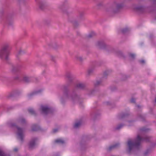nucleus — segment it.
Instances as JSON below:
<instances>
[{
	"mask_svg": "<svg viewBox=\"0 0 156 156\" xmlns=\"http://www.w3.org/2000/svg\"><path fill=\"white\" fill-rule=\"evenodd\" d=\"M28 111L29 113L31 114L32 115H36V113L35 111L31 108H29L28 109Z\"/></svg>",
	"mask_w": 156,
	"mask_h": 156,
	"instance_id": "35",
	"label": "nucleus"
},
{
	"mask_svg": "<svg viewBox=\"0 0 156 156\" xmlns=\"http://www.w3.org/2000/svg\"><path fill=\"white\" fill-rule=\"evenodd\" d=\"M10 126L12 127H15L17 129V138L21 143L23 142L24 137V130L23 129L17 126L14 123H11Z\"/></svg>",
	"mask_w": 156,
	"mask_h": 156,
	"instance_id": "4",
	"label": "nucleus"
},
{
	"mask_svg": "<svg viewBox=\"0 0 156 156\" xmlns=\"http://www.w3.org/2000/svg\"><path fill=\"white\" fill-rule=\"evenodd\" d=\"M142 121H144L145 119V117L142 114H138L137 116Z\"/></svg>",
	"mask_w": 156,
	"mask_h": 156,
	"instance_id": "30",
	"label": "nucleus"
},
{
	"mask_svg": "<svg viewBox=\"0 0 156 156\" xmlns=\"http://www.w3.org/2000/svg\"><path fill=\"white\" fill-rule=\"evenodd\" d=\"M58 131L57 129H54L53 130V132L54 133H55Z\"/></svg>",
	"mask_w": 156,
	"mask_h": 156,
	"instance_id": "53",
	"label": "nucleus"
},
{
	"mask_svg": "<svg viewBox=\"0 0 156 156\" xmlns=\"http://www.w3.org/2000/svg\"><path fill=\"white\" fill-rule=\"evenodd\" d=\"M134 122V120H129L127 122L128 124V126H130L133 125V122Z\"/></svg>",
	"mask_w": 156,
	"mask_h": 156,
	"instance_id": "42",
	"label": "nucleus"
},
{
	"mask_svg": "<svg viewBox=\"0 0 156 156\" xmlns=\"http://www.w3.org/2000/svg\"><path fill=\"white\" fill-rule=\"evenodd\" d=\"M37 138H34L30 141L29 143V148L30 149H32L34 148L36 145V142L37 140Z\"/></svg>",
	"mask_w": 156,
	"mask_h": 156,
	"instance_id": "11",
	"label": "nucleus"
},
{
	"mask_svg": "<svg viewBox=\"0 0 156 156\" xmlns=\"http://www.w3.org/2000/svg\"><path fill=\"white\" fill-rule=\"evenodd\" d=\"M41 109L42 113L45 115L49 113L51 111L50 108L45 106H41Z\"/></svg>",
	"mask_w": 156,
	"mask_h": 156,
	"instance_id": "10",
	"label": "nucleus"
},
{
	"mask_svg": "<svg viewBox=\"0 0 156 156\" xmlns=\"http://www.w3.org/2000/svg\"><path fill=\"white\" fill-rule=\"evenodd\" d=\"M82 122L81 120L76 122L74 125V127L75 128H77L79 127L81 125Z\"/></svg>",
	"mask_w": 156,
	"mask_h": 156,
	"instance_id": "28",
	"label": "nucleus"
},
{
	"mask_svg": "<svg viewBox=\"0 0 156 156\" xmlns=\"http://www.w3.org/2000/svg\"><path fill=\"white\" fill-rule=\"evenodd\" d=\"M94 67L92 66L89 67L87 70V74L88 76L92 75L94 71Z\"/></svg>",
	"mask_w": 156,
	"mask_h": 156,
	"instance_id": "16",
	"label": "nucleus"
},
{
	"mask_svg": "<svg viewBox=\"0 0 156 156\" xmlns=\"http://www.w3.org/2000/svg\"><path fill=\"white\" fill-rule=\"evenodd\" d=\"M150 152V150L147 149L144 152V154L145 155H146L148 153H149Z\"/></svg>",
	"mask_w": 156,
	"mask_h": 156,
	"instance_id": "49",
	"label": "nucleus"
},
{
	"mask_svg": "<svg viewBox=\"0 0 156 156\" xmlns=\"http://www.w3.org/2000/svg\"><path fill=\"white\" fill-rule=\"evenodd\" d=\"M104 5L103 2L102 1H99L97 4V5L99 7H101L103 6Z\"/></svg>",
	"mask_w": 156,
	"mask_h": 156,
	"instance_id": "40",
	"label": "nucleus"
},
{
	"mask_svg": "<svg viewBox=\"0 0 156 156\" xmlns=\"http://www.w3.org/2000/svg\"><path fill=\"white\" fill-rule=\"evenodd\" d=\"M44 24L46 26H48L50 24V21L48 20H45L44 21Z\"/></svg>",
	"mask_w": 156,
	"mask_h": 156,
	"instance_id": "37",
	"label": "nucleus"
},
{
	"mask_svg": "<svg viewBox=\"0 0 156 156\" xmlns=\"http://www.w3.org/2000/svg\"><path fill=\"white\" fill-rule=\"evenodd\" d=\"M103 82V79H101L99 80H97L94 83V85L95 86L97 87L98 86L101 85Z\"/></svg>",
	"mask_w": 156,
	"mask_h": 156,
	"instance_id": "22",
	"label": "nucleus"
},
{
	"mask_svg": "<svg viewBox=\"0 0 156 156\" xmlns=\"http://www.w3.org/2000/svg\"><path fill=\"white\" fill-rule=\"evenodd\" d=\"M151 139L150 137L147 136L141 137L140 134H138L135 140L129 139L127 141L128 152L130 153L134 148H137L142 141H144L146 142H149Z\"/></svg>",
	"mask_w": 156,
	"mask_h": 156,
	"instance_id": "2",
	"label": "nucleus"
},
{
	"mask_svg": "<svg viewBox=\"0 0 156 156\" xmlns=\"http://www.w3.org/2000/svg\"><path fill=\"white\" fill-rule=\"evenodd\" d=\"M32 130L33 131H37L39 129V126L35 124L33 125L31 127Z\"/></svg>",
	"mask_w": 156,
	"mask_h": 156,
	"instance_id": "29",
	"label": "nucleus"
},
{
	"mask_svg": "<svg viewBox=\"0 0 156 156\" xmlns=\"http://www.w3.org/2000/svg\"><path fill=\"white\" fill-rule=\"evenodd\" d=\"M48 45L50 48H53L55 49H57L59 47L57 43L54 41H51L48 42Z\"/></svg>",
	"mask_w": 156,
	"mask_h": 156,
	"instance_id": "14",
	"label": "nucleus"
},
{
	"mask_svg": "<svg viewBox=\"0 0 156 156\" xmlns=\"http://www.w3.org/2000/svg\"><path fill=\"white\" fill-rule=\"evenodd\" d=\"M58 8L62 12L67 15L68 14L69 7L67 5L62 4L60 5Z\"/></svg>",
	"mask_w": 156,
	"mask_h": 156,
	"instance_id": "7",
	"label": "nucleus"
},
{
	"mask_svg": "<svg viewBox=\"0 0 156 156\" xmlns=\"http://www.w3.org/2000/svg\"><path fill=\"white\" fill-rule=\"evenodd\" d=\"M121 79L122 81H125L127 78L128 76L126 75L123 73H121Z\"/></svg>",
	"mask_w": 156,
	"mask_h": 156,
	"instance_id": "31",
	"label": "nucleus"
},
{
	"mask_svg": "<svg viewBox=\"0 0 156 156\" xmlns=\"http://www.w3.org/2000/svg\"><path fill=\"white\" fill-rule=\"evenodd\" d=\"M115 5V9L116 10V12H117L119 10L122 8L123 5L122 3H113Z\"/></svg>",
	"mask_w": 156,
	"mask_h": 156,
	"instance_id": "17",
	"label": "nucleus"
},
{
	"mask_svg": "<svg viewBox=\"0 0 156 156\" xmlns=\"http://www.w3.org/2000/svg\"><path fill=\"white\" fill-rule=\"evenodd\" d=\"M105 11L109 13L114 14L116 13L115 5L114 4L107 5L105 7Z\"/></svg>",
	"mask_w": 156,
	"mask_h": 156,
	"instance_id": "6",
	"label": "nucleus"
},
{
	"mask_svg": "<svg viewBox=\"0 0 156 156\" xmlns=\"http://www.w3.org/2000/svg\"><path fill=\"white\" fill-rule=\"evenodd\" d=\"M131 102L132 103H135V99L134 98H132L131 100Z\"/></svg>",
	"mask_w": 156,
	"mask_h": 156,
	"instance_id": "51",
	"label": "nucleus"
},
{
	"mask_svg": "<svg viewBox=\"0 0 156 156\" xmlns=\"http://www.w3.org/2000/svg\"><path fill=\"white\" fill-rule=\"evenodd\" d=\"M135 9L137 11L140 12H142L144 10V7L141 5L137 6Z\"/></svg>",
	"mask_w": 156,
	"mask_h": 156,
	"instance_id": "20",
	"label": "nucleus"
},
{
	"mask_svg": "<svg viewBox=\"0 0 156 156\" xmlns=\"http://www.w3.org/2000/svg\"><path fill=\"white\" fill-rule=\"evenodd\" d=\"M110 74V72L108 71H106L104 72L103 75V77L102 79L106 77L108 75Z\"/></svg>",
	"mask_w": 156,
	"mask_h": 156,
	"instance_id": "36",
	"label": "nucleus"
},
{
	"mask_svg": "<svg viewBox=\"0 0 156 156\" xmlns=\"http://www.w3.org/2000/svg\"><path fill=\"white\" fill-rule=\"evenodd\" d=\"M129 115V114L127 113H122L119 116V118L120 119H122L125 118L126 117H127Z\"/></svg>",
	"mask_w": 156,
	"mask_h": 156,
	"instance_id": "27",
	"label": "nucleus"
},
{
	"mask_svg": "<svg viewBox=\"0 0 156 156\" xmlns=\"http://www.w3.org/2000/svg\"><path fill=\"white\" fill-rule=\"evenodd\" d=\"M75 58L76 60L81 62H82L83 60V57L79 55H75Z\"/></svg>",
	"mask_w": 156,
	"mask_h": 156,
	"instance_id": "19",
	"label": "nucleus"
},
{
	"mask_svg": "<svg viewBox=\"0 0 156 156\" xmlns=\"http://www.w3.org/2000/svg\"><path fill=\"white\" fill-rule=\"evenodd\" d=\"M7 23L9 25H12L13 24V22L12 21H11V22L9 20L8 21Z\"/></svg>",
	"mask_w": 156,
	"mask_h": 156,
	"instance_id": "50",
	"label": "nucleus"
},
{
	"mask_svg": "<svg viewBox=\"0 0 156 156\" xmlns=\"http://www.w3.org/2000/svg\"><path fill=\"white\" fill-rule=\"evenodd\" d=\"M19 3L21 4H24L27 0H18Z\"/></svg>",
	"mask_w": 156,
	"mask_h": 156,
	"instance_id": "46",
	"label": "nucleus"
},
{
	"mask_svg": "<svg viewBox=\"0 0 156 156\" xmlns=\"http://www.w3.org/2000/svg\"><path fill=\"white\" fill-rule=\"evenodd\" d=\"M70 21L72 23L73 26L75 27H77L79 26V23L76 20H70Z\"/></svg>",
	"mask_w": 156,
	"mask_h": 156,
	"instance_id": "26",
	"label": "nucleus"
},
{
	"mask_svg": "<svg viewBox=\"0 0 156 156\" xmlns=\"http://www.w3.org/2000/svg\"><path fill=\"white\" fill-rule=\"evenodd\" d=\"M55 142L59 144H63L65 143L64 140L62 139H59L56 140L55 141Z\"/></svg>",
	"mask_w": 156,
	"mask_h": 156,
	"instance_id": "33",
	"label": "nucleus"
},
{
	"mask_svg": "<svg viewBox=\"0 0 156 156\" xmlns=\"http://www.w3.org/2000/svg\"><path fill=\"white\" fill-rule=\"evenodd\" d=\"M139 62L141 64H144L145 63V61L143 60H140Z\"/></svg>",
	"mask_w": 156,
	"mask_h": 156,
	"instance_id": "52",
	"label": "nucleus"
},
{
	"mask_svg": "<svg viewBox=\"0 0 156 156\" xmlns=\"http://www.w3.org/2000/svg\"><path fill=\"white\" fill-rule=\"evenodd\" d=\"M95 45L98 48L104 50L107 44L102 41H98L95 42Z\"/></svg>",
	"mask_w": 156,
	"mask_h": 156,
	"instance_id": "8",
	"label": "nucleus"
},
{
	"mask_svg": "<svg viewBox=\"0 0 156 156\" xmlns=\"http://www.w3.org/2000/svg\"><path fill=\"white\" fill-rule=\"evenodd\" d=\"M65 76L68 81V83L67 85H64L63 86H63L66 85L67 86V89H68V87L69 86L70 84L72 83L74 77L73 75L70 72H67L65 74Z\"/></svg>",
	"mask_w": 156,
	"mask_h": 156,
	"instance_id": "5",
	"label": "nucleus"
},
{
	"mask_svg": "<svg viewBox=\"0 0 156 156\" xmlns=\"http://www.w3.org/2000/svg\"><path fill=\"white\" fill-rule=\"evenodd\" d=\"M119 146L120 144L119 143H117L109 146V147L107 148V150L108 151H110L118 147Z\"/></svg>",
	"mask_w": 156,
	"mask_h": 156,
	"instance_id": "15",
	"label": "nucleus"
},
{
	"mask_svg": "<svg viewBox=\"0 0 156 156\" xmlns=\"http://www.w3.org/2000/svg\"><path fill=\"white\" fill-rule=\"evenodd\" d=\"M0 80H2V78H0Z\"/></svg>",
	"mask_w": 156,
	"mask_h": 156,
	"instance_id": "59",
	"label": "nucleus"
},
{
	"mask_svg": "<svg viewBox=\"0 0 156 156\" xmlns=\"http://www.w3.org/2000/svg\"><path fill=\"white\" fill-rule=\"evenodd\" d=\"M51 60L54 62H56L55 58L52 55L51 56Z\"/></svg>",
	"mask_w": 156,
	"mask_h": 156,
	"instance_id": "45",
	"label": "nucleus"
},
{
	"mask_svg": "<svg viewBox=\"0 0 156 156\" xmlns=\"http://www.w3.org/2000/svg\"><path fill=\"white\" fill-rule=\"evenodd\" d=\"M96 35L95 33L94 32H92L89 34L87 36V37L88 38H91Z\"/></svg>",
	"mask_w": 156,
	"mask_h": 156,
	"instance_id": "32",
	"label": "nucleus"
},
{
	"mask_svg": "<svg viewBox=\"0 0 156 156\" xmlns=\"http://www.w3.org/2000/svg\"><path fill=\"white\" fill-rule=\"evenodd\" d=\"M14 151L15 152H17L18 151V148H15L14 150Z\"/></svg>",
	"mask_w": 156,
	"mask_h": 156,
	"instance_id": "54",
	"label": "nucleus"
},
{
	"mask_svg": "<svg viewBox=\"0 0 156 156\" xmlns=\"http://www.w3.org/2000/svg\"><path fill=\"white\" fill-rule=\"evenodd\" d=\"M14 96V94L12 93H11L7 96V98H10Z\"/></svg>",
	"mask_w": 156,
	"mask_h": 156,
	"instance_id": "47",
	"label": "nucleus"
},
{
	"mask_svg": "<svg viewBox=\"0 0 156 156\" xmlns=\"http://www.w3.org/2000/svg\"><path fill=\"white\" fill-rule=\"evenodd\" d=\"M18 70V66H17L12 65V66L11 71L14 73L16 72Z\"/></svg>",
	"mask_w": 156,
	"mask_h": 156,
	"instance_id": "25",
	"label": "nucleus"
},
{
	"mask_svg": "<svg viewBox=\"0 0 156 156\" xmlns=\"http://www.w3.org/2000/svg\"><path fill=\"white\" fill-rule=\"evenodd\" d=\"M115 54H116L119 57L121 58H124L125 56L122 52L120 51H115Z\"/></svg>",
	"mask_w": 156,
	"mask_h": 156,
	"instance_id": "23",
	"label": "nucleus"
},
{
	"mask_svg": "<svg viewBox=\"0 0 156 156\" xmlns=\"http://www.w3.org/2000/svg\"><path fill=\"white\" fill-rule=\"evenodd\" d=\"M38 4L39 8L41 10L44 9L47 6L46 2L44 1H39Z\"/></svg>",
	"mask_w": 156,
	"mask_h": 156,
	"instance_id": "13",
	"label": "nucleus"
},
{
	"mask_svg": "<svg viewBox=\"0 0 156 156\" xmlns=\"http://www.w3.org/2000/svg\"><path fill=\"white\" fill-rule=\"evenodd\" d=\"M34 78L32 76H24L23 77L22 80L25 83H29L33 81Z\"/></svg>",
	"mask_w": 156,
	"mask_h": 156,
	"instance_id": "9",
	"label": "nucleus"
},
{
	"mask_svg": "<svg viewBox=\"0 0 156 156\" xmlns=\"http://www.w3.org/2000/svg\"><path fill=\"white\" fill-rule=\"evenodd\" d=\"M151 2L153 5H156V0H151Z\"/></svg>",
	"mask_w": 156,
	"mask_h": 156,
	"instance_id": "48",
	"label": "nucleus"
},
{
	"mask_svg": "<svg viewBox=\"0 0 156 156\" xmlns=\"http://www.w3.org/2000/svg\"><path fill=\"white\" fill-rule=\"evenodd\" d=\"M41 90H38L35 91H33L28 94V97L29 98H30L33 96L36 95L38 93L41 92Z\"/></svg>",
	"mask_w": 156,
	"mask_h": 156,
	"instance_id": "18",
	"label": "nucleus"
},
{
	"mask_svg": "<svg viewBox=\"0 0 156 156\" xmlns=\"http://www.w3.org/2000/svg\"><path fill=\"white\" fill-rule=\"evenodd\" d=\"M104 50L109 53H115L116 51L113 47L107 44Z\"/></svg>",
	"mask_w": 156,
	"mask_h": 156,
	"instance_id": "12",
	"label": "nucleus"
},
{
	"mask_svg": "<svg viewBox=\"0 0 156 156\" xmlns=\"http://www.w3.org/2000/svg\"><path fill=\"white\" fill-rule=\"evenodd\" d=\"M148 130L149 129H146L144 128H143L140 129L139 130V132L140 133H142V132H143L147 131V130Z\"/></svg>",
	"mask_w": 156,
	"mask_h": 156,
	"instance_id": "39",
	"label": "nucleus"
},
{
	"mask_svg": "<svg viewBox=\"0 0 156 156\" xmlns=\"http://www.w3.org/2000/svg\"><path fill=\"white\" fill-rule=\"evenodd\" d=\"M76 88L85 90L87 89V85L82 82H78L75 85V87L71 89L70 90L67 89L66 85L64 86L63 97L61 98L60 100L62 104H64L67 100H69L73 102H80V97L76 94Z\"/></svg>",
	"mask_w": 156,
	"mask_h": 156,
	"instance_id": "1",
	"label": "nucleus"
},
{
	"mask_svg": "<svg viewBox=\"0 0 156 156\" xmlns=\"http://www.w3.org/2000/svg\"><path fill=\"white\" fill-rule=\"evenodd\" d=\"M19 122H20L21 123H24L26 122V121L23 118H21L19 120Z\"/></svg>",
	"mask_w": 156,
	"mask_h": 156,
	"instance_id": "43",
	"label": "nucleus"
},
{
	"mask_svg": "<svg viewBox=\"0 0 156 156\" xmlns=\"http://www.w3.org/2000/svg\"><path fill=\"white\" fill-rule=\"evenodd\" d=\"M129 56L132 59H134L135 57V55L133 53H129Z\"/></svg>",
	"mask_w": 156,
	"mask_h": 156,
	"instance_id": "38",
	"label": "nucleus"
},
{
	"mask_svg": "<svg viewBox=\"0 0 156 156\" xmlns=\"http://www.w3.org/2000/svg\"><path fill=\"white\" fill-rule=\"evenodd\" d=\"M10 49L9 44L4 45L0 50V58H4L5 61H8L9 60Z\"/></svg>",
	"mask_w": 156,
	"mask_h": 156,
	"instance_id": "3",
	"label": "nucleus"
},
{
	"mask_svg": "<svg viewBox=\"0 0 156 156\" xmlns=\"http://www.w3.org/2000/svg\"><path fill=\"white\" fill-rule=\"evenodd\" d=\"M155 103H156V97L155 98Z\"/></svg>",
	"mask_w": 156,
	"mask_h": 156,
	"instance_id": "58",
	"label": "nucleus"
},
{
	"mask_svg": "<svg viewBox=\"0 0 156 156\" xmlns=\"http://www.w3.org/2000/svg\"><path fill=\"white\" fill-rule=\"evenodd\" d=\"M25 53L24 51H22L21 50H20L18 52L17 55H22L23 54Z\"/></svg>",
	"mask_w": 156,
	"mask_h": 156,
	"instance_id": "44",
	"label": "nucleus"
},
{
	"mask_svg": "<svg viewBox=\"0 0 156 156\" xmlns=\"http://www.w3.org/2000/svg\"><path fill=\"white\" fill-rule=\"evenodd\" d=\"M129 29L128 28H122L120 30V32L123 34H125L127 33L129 31Z\"/></svg>",
	"mask_w": 156,
	"mask_h": 156,
	"instance_id": "24",
	"label": "nucleus"
},
{
	"mask_svg": "<svg viewBox=\"0 0 156 156\" xmlns=\"http://www.w3.org/2000/svg\"><path fill=\"white\" fill-rule=\"evenodd\" d=\"M0 156H8L2 150H0Z\"/></svg>",
	"mask_w": 156,
	"mask_h": 156,
	"instance_id": "41",
	"label": "nucleus"
},
{
	"mask_svg": "<svg viewBox=\"0 0 156 156\" xmlns=\"http://www.w3.org/2000/svg\"><path fill=\"white\" fill-rule=\"evenodd\" d=\"M107 105H110V103L109 102H107Z\"/></svg>",
	"mask_w": 156,
	"mask_h": 156,
	"instance_id": "56",
	"label": "nucleus"
},
{
	"mask_svg": "<svg viewBox=\"0 0 156 156\" xmlns=\"http://www.w3.org/2000/svg\"><path fill=\"white\" fill-rule=\"evenodd\" d=\"M137 107L138 108H140V106L139 105H137Z\"/></svg>",
	"mask_w": 156,
	"mask_h": 156,
	"instance_id": "57",
	"label": "nucleus"
},
{
	"mask_svg": "<svg viewBox=\"0 0 156 156\" xmlns=\"http://www.w3.org/2000/svg\"><path fill=\"white\" fill-rule=\"evenodd\" d=\"M18 78H19V77L18 76H16L14 78V79L16 80L18 79Z\"/></svg>",
	"mask_w": 156,
	"mask_h": 156,
	"instance_id": "55",
	"label": "nucleus"
},
{
	"mask_svg": "<svg viewBox=\"0 0 156 156\" xmlns=\"http://www.w3.org/2000/svg\"><path fill=\"white\" fill-rule=\"evenodd\" d=\"M84 12L83 11L79 12V13L78 19L80 20H83V16Z\"/></svg>",
	"mask_w": 156,
	"mask_h": 156,
	"instance_id": "21",
	"label": "nucleus"
},
{
	"mask_svg": "<svg viewBox=\"0 0 156 156\" xmlns=\"http://www.w3.org/2000/svg\"><path fill=\"white\" fill-rule=\"evenodd\" d=\"M124 125L123 124H120L118 125L115 128V130H119L121 128H122L124 126Z\"/></svg>",
	"mask_w": 156,
	"mask_h": 156,
	"instance_id": "34",
	"label": "nucleus"
}]
</instances>
